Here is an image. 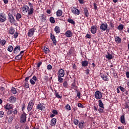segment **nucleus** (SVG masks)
I'll use <instances>...</instances> for the list:
<instances>
[{"label": "nucleus", "mask_w": 129, "mask_h": 129, "mask_svg": "<svg viewBox=\"0 0 129 129\" xmlns=\"http://www.w3.org/2000/svg\"><path fill=\"white\" fill-rule=\"evenodd\" d=\"M8 21L12 25H16V19H15V17L11 13L8 14Z\"/></svg>", "instance_id": "obj_1"}, {"label": "nucleus", "mask_w": 129, "mask_h": 129, "mask_svg": "<svg viewBox=\"0 0 129 129\" xmlns=\"http://www.w3.org/2000/svg\"><path fill=\"white\" fill-rule=\"evenodd\" d=\"M20 123H26L27 122V114L24 112L21 114L20 118Z\"/></svg>", "instance_id": "obj_2"}, {"label": "nucleus", "mask_w": 129, "mask_h": 129, "mask_svg": "<svg viewBox=\"0 0 129 129\" xmlns=\"http://www.w3.org/2000/svg\"><path fill=\"white\" fill-rule=\"evenodd\" d=\"M71 11L72 13L75 16H79V15H80V11L75 7L72 8Z\"/></svg>", "instance_id": "obj_3"}, {"label": "nucleus", "mask_w": 129, "mask_h": 129, "mask_svg": "<svg viewBox=\"0 0 129 129\" xmlns=\"http://www.w3.org/2000/svg\"><path fill=\"white\" fill-rule=\"evenodd\" d=\"M108 27V25L107 23H101L100 26V29L101 32H104L105 31H107V28Z\"/></svg>", "instance_id": "obj_4"}, {"label": "nucleus", "mask_w": 129, "mask_h": 129, "mask_svg": "<svg viewBox=\"0 0 129 129\" xmlns=\"http://www.w3.org/2000/svg\"><path fill=\"white\" fill-rule=\"evenodd\" d=\"M34 104H35V103L34 102V100H31L27 106V110L28 111H31L32 110V109L33 108V107L34 106Z\"/></svg>", "instance_id": "obj_5"}, {"label": "nucleus", "mask_w": 129, "mask_h": 129, "mask_svg": "<svg viewBox=\"0 0 129 129\" xmlns=\"http://www.w3.org/2000/svg\"><path fill=\"white\" fill-rule=\"evenodd\" d=\"M43 105V103H40L39 104H37L36 106V109L38 110H41V111H45L46 107H45V106Z\"/></svg>", "instance_id": "obj_6"}, {"label": "nucleus", "mask_w": 129, "mask_h": 129, "mask_svg": "<svg viewBox=\"0 0 129 129\" xmlns=\"http://www.w3.org/2000/svg\"><path fill=\"white\" fill-rule=\"evenodd\" d=\"M7 21V16L6 14L4 13H0V22L1 23H4Z\"/></svg>", "instance_id": "obj_7"}, {"label": "nucleus", "mask_w": 129, "mask_h": 129, "mask_svg": "<svg viewBox=\"0 0 129 129\" xmlns=\"http://www.w3.org/2000/svg\"><path fill=\"white\" fill-rule=\"evenodd\" d=\"M95 97L96 99H101L102 98V93L99 91H96L95 93Z\"/></svg>", "instance_id": "obj_8"}, {"label": "nucleus", "mask_w": 129, "mask_h": 129, "mask_svg": "<svg viewBox=\"0 0 129 129\" xmlns=\"http://www.w3.org/2000/svg\"><path fill=\"white\" fill-rule=\"evenodd\" d=\"M100 76L102 80H103L104 81H108V78L107 77V75L105 74V73L104 72L100 73Z\"/></svg>", "instance_id": "obj_9"}, {"label": "nucleus", "mask_w": 129, "mask_h": 129, "mask_svg": "<svg viewBox=\"0 0 129 129\" xmlns=\"http://www.w3.org/2000/svg\"><path fill=\"white\" fill-rule=\"evenodd\" d=\"M39 18L42 23H44V22H46V20H47V16L45 14H41L39 16Z\"/></svg>", "instance_id": "obj_10"}, {"label": "nucleus", "mask_w": 129, "mask_h": 129, "mask_svg": "<svg viewBox=\"0 0 129 129\" xmlns=\"http://www.w3.org/2000/svg\"><path fill=\"white\" fill-rule=\"evenodd\" d=\"M58 74L57 76H59L60 77H64V76H65V71L62 69H60L58 70Z\"/></svg>", "instance_id": "obj_11"}, {"label": "nucleus", "mask_w": 129, "mask_h": 129, "mask_svg": "<svg viewBox=\"0 0 129 129\" xmlns=\"http://www.w3.org/2000/svg\"><path fill=\"white\" fill-rule=\"evenodd\" d=\"M34 33H35V29L32 28L28 31L27 35L28 37H33V36H34Z\"/></svg>", "instance_id": "obj_12"}, {"label": "nucleus", "mask_w": 129, "mask_h": 129, "mask_svg": "<svg viewBox=\"0 0 129 129\" xmlns=\"http://www.w3.org/2000/svg\"><path fill=\"white\" fill-rule=\"evenodd\" d=\"M50 39L52 40L53 45H54V46H56V45H57L56 37H55V35L52 34V33L50 34Z\"/></svg>", "instance_id": "obj_13"}, {"label": "nucleus", "mask_w": 129, "mask_h": 129, "mask_svg": "<svg viewBox=\"0 0 129 129\" xmlns=\"http://www.w3.org/2000/svg\"><path fill=\"white\" fill-rule=\"evenodd\" d=\"M9 101H10V103H15L17 101V98L14 96H11L9 99Z\"/></svg>", "instance_id": "obj_14"}, {"label": "nucleus", "mask_w": 129, "mask_h": 129, "mask_svg": "<svg viewBox=\"0 0 129 129\" xmlns=\"http://www.w3.org/2000/svg\"><path fill=\"white\" fill-rule=\"evenodd\" d=\"M4 107L7 110H11V109L14 108V105L12 104H7L6 105H5Z\"/></svg>", "instance_id": "obj_15"}, {"label": "nucleus", "mask_w": 129, "mask_h": 129, "mask_svg": "<svg viewBox=\"0 0 129 129\" xmlns=\"http://www.w3.org/2000/svg\"><path fill=\"white\" fill-rule=\"evenodd\" d=\"M86 125H85V122L84 121H81V122H80L79 123V127L80 129H83L84 127H85Z\"/></svg>", "instance_id": "obj_16"}, {"label": "nucleus", "mask_w": 129, "mask_h": 129, "mask_svg": "<svg viewBox=\"0 0 129 129\" xmlns=\"http://www.w3.org/2000/svg\"><path fill=\"white\" fill-rule=\"evenodd\" d=\"M65 35L67 38H70V37H72V36H73V33L70 30H68L65 33Z\"/></svg>", "instance_id": "obj_17"}, {"label": "nucleus", "mask_w": 129, "mask_h": 129, "mask_svg": "<svg viewBox=\"0 0 129 129\" xmlns=\"http://www.w3.org/2000/svg\"><path fill=\"white\" fill-rule=\"evenodd\" d=\"M115 42L117 43V44H120L121 43V38L119 37V36H114Z\"/></svg>", "instance_id": "obj_18"}, {"label": "nucleus", "mask_w": 129, "mask_h": 129, "mask_svg": "<svg viewBox=\"0 0 129 129\" xmlns=\"http://www.w3.org/2000/svg\"><path fill=\"white\" fill-rule=\"evenodd\" d=\"M29 10L30 7H29L28 5H24L22 9V11L23 12H25L26 13H28V11H29Z\"/></svg>", "instance_id": "obj_19"}, {"label": "nucleus", "mask_w": 129, "mask_h": 129, "mask_svg": "<svg viewBox=\"0 0 129 129\" xmlns=\"http://www.w3.org/2000/svg\"><path fill=\"white\" fill-rule=\"evenodd\" d=\"M97 31V29L95 26H92L91 27V32L92 34H95L96 33V31Z\"/></svg>", "instance_id": "obj_20"}, {"label": "nucleus", "mask_w": 129, "mask_h": 129, "mask_svg": "<svg viewBox=\"0 0 129 129\" xmlns=\"http://www.w3.org/2000/svg\"><path fill=\"white\" fill-rule=\"evenodd\" d=\"M84 13L86 18H88L89 16V12H88V9L85 8L84 9Z\"/></svg>", "instance_id": "obj_21"}, {"label": "nucleus", "mask_w": 129, "mask_h": 129, "mask_svg": "<svg viewBox=\"0 0 129 129\" xmlns=\"http://www.w3.org/2000/svg\"><path fill=\"white\" fill-rule=\"evenodd\" d=\"M56 17H61L63 15V11L62 10H58L56 12Z\"/></svg>", "instance_id": "obj_22"}, {"label": "nucleus", "mask_w": 129, "mask_h": 129, "mask_svg": "<svg viewBox=\"0 0 129 129\" xmlns=\"http://www.w3.org/2000/svg\"><path fill=\"white\" fill-rule=\"evenodd\" d=\"M20 51H21V47L20 46H16L14 49V53L17 54L18 51L20 52Z\"/></svg>", "instance_id": "obj_23"}, {"label": "nucleus", "mask_w": 129, "mask_h": 129, "mask_svg": "<svg viewBox=\"0 0 129 129\" xmlns=\"http://www.w3.org/2000/svg\"><path fill=\"white\" fill-rule=\"evenodd\" d=\"M8 32L10 35H14L15 34V29L11 27L8 29Z\"/></svg>", "instance_id": "obj_24"}, {"label": "nucleus", "mask_w": 129, "mask_h": 129, "mask_svg": "<svg viewBox=\"0 0 129 129\" xmlns=\"http://www.w3.org/2000/svg\"><path fill=\"white\" fill-rule=\"evenodd\" d=\"M120 122L123 124H126L125 123V118H124V114L120 116Z\"/></svg>", "instance_id": "obj_25"}, {"label": "nucleus", "mask_w": 129, "mask_h": 129, "mask_svg": "<svg viewBox=\"0 0 129 129\" xmlns=\"http://www.w3.org/2000/svg\"><path fill=\"white\" fill-rule=\"evenodd\" d=\"M14 117H15V115L14 114H12V116L9 117V118L8 119V123H10V124H12L13 120H14Z\"/></svg>", "instance_id": "obj_26"}, {"label": "nucleus", "mask_w": 129, "mask_h": 129, "mask_svg": "<svg viewBox=\"0 0 129 129\" xmlns=\"http://www.w3.org/2000/svg\"><path fill=\"white\" fill-rule=\"evenodd\" d=\"M81 64L82 67H87L88 66V61L87 60L82 61Z\"/></svg>", "instance_id": "obj_27"}, {"label": "nucleus", "mask_w": 129, "mask_h": 129, "mask_svg": "<svg viewBox=\"0 0 129 129\" xmlns=\"http://www.w3.org/2000/svg\"><path fill=\"white\" fill-rule=\"evenodd\" d=\"M54 32L56 34H59L61 32V29L59 26H55L54 28Z\"/></svg>", "instance_id": "obj_28"}, {"label": "nucleus", "mask_w": 129, "mask_h": 129, "mask_svg": "<svg viewBox=\"0 0 129 129\" xmlns=\"http://www.w3.org/2000/svg\"><path fill=\"white\" fill-rule=\"evenodd\" d=\"M56 122H57V119L55 118H52L51 120V126L55 125L56 124Z\"/></svg>", "instance_id": "obj_29"}, {"label": "nucleus", "mask_w": 129, "mask_h": 129, "mask_svg": "<svg viewBox=\"0 0 129 129\" xmlns=\"http://www.w3.org/2000/svg\"><path fill=\"white\" fill-rule=\"evenodd\" d=\"M107 55H106L105 57L108 60H111V59H113V56H112V55L111 54L109 53V52H107Z\"/></svg>", "instance_id": "obj_30"}, {"label": "nucleus", "mask_w": 129, "mask_h": 129, "mask_svg": "<svg viewBox=\"0 0 129 129\" xmlns=\"http://www.w3.org/2000/svg\"><path fill=\"white\" fill-rule=\"evenodd\" d=\"M109 28L111 30L114 29V22L113 21H110L109 22Z\"/></svg>", "instance_id": "obj_31"}, {"label": "nucleus", "mask_w": 129, "mask_h": 129, "mask_svg": "<svg viewBox=\"0 0 129 129\" xmlns=\"http://www.w3.org/2000/svg\"><path fill=\"white\" fill-rule=\"evenodd\" d=\"M98 102H99L98 105L99 107H100L101 108L104 109V104H103V103H102V101L101 100H99Z\"/></svg>", "instance_id": "obj_32"}, {"label": "nucleus", "mask_w": 129, "mask_h": 129, "mask_svg": "<svg viewBox=\"0 0 129 129\" xmlns=\"http://www.w3.org/2000/svg\"><path fill=\"white\" fill-rule=\"evenodd\" d=\"M43 50L45 54H49L50 52V49L46 46H44Z\"/></svg>", "instance_id": "obj_33"}, {"label": "nucleus", "mask_w": 129, "mask_h": 129, "mask_svg": "<svg viewBox=\"0 0 129 129\" xmlns=\"http://www.w3.org/2000/svg\"><path fill=\"white\" fill-rule=\"evenodd\" d=\"M71 86H72V89H77V88H78V87L76 86V84L75 83V81H74V82L72 83Z\"/></svg>", "instance_id": "obj_34"}, {"label": "nucleus", "mask_w": 129, "mask_h": 129, "mask_svg": "<svg viewBox=\"0 0 129 129\" xmlns=\"http://www.w3.org/2000/svg\"><path fill=\"white\" fill-rule=\"evenodd\" d=\"M17 21L20 22V19L22 18V15L20 13H17L16 16Z\"/></svg>", "instance_id": "obj_35"}, {"label": "nucleus", "mask_w": 129, "mask_h": 129, "mask_svg": "<svg viewBox=\"0 0 129 129\" xmlns=\"http://www.w3.org/2000/svg\"><path fill=\"white\" fill-rule=\"evenodd\" d=\"M57 20H59V21H61L62 22H65V16H64V15H61L60 17L57 18Z\"/></svg>", "instance_id": "obj_36"}, {"label": "nucleus", "mask_w": 129, "mask_h": 129, "mask_svg": "<svg viewBox=\"0 0 129 129\" xmlns=\"http://www.w3.org/2000/svg\"><path fill=\"white\" fill-rule=\"evenodd\" d=\"M6 44H7V41H6V40L1 39L0 45H1V46H5Z\"/></svg>", "instance_id": "obj_37"}, {"label": "nucleus", "mask_w": 129, "mask_h": 129, "mask_svg": "<svg viewBox=\"0 0 129 129\" xmlns=\"http://www.w3.org/2000/svg\"><path fill=\"white\" fill-rule=\"evenodd\" d=\"M63 77L57 76V80L59 83H62L64 81V79L62 78Z\"/></svg>", "instance_id": "obj_38"}, {"label": "nucleus", "mask_w": 129, "mask_h": 129, "mask_svg": "<svg viewBox=\"0 0 129 129\" xmlns=\"http://www.w3.org/2000/svg\"><path fill=\"white\" fill-rule=\"evenodd\" d=\"M11 92L13 94H17V89L15 87H12L11 88Z\"/></svg>", "instance_id": "obj_39"}, {"label": "nucleus", "mask_w": 129, "mask_h": 129, "mask_svg": "<svg viewBox=\"0 0 129 129\" xmlns=\"http://www.w3.org/2000/svg\"><path fill=\"white\" fill-rule=\"evenodd\" d=\"M62 85L64 88H68V82H67V81H64Z\"/></svg>", "instance_id": "obj_40"}, {"label": "nucleus", "mask_w": 129, "mask_h": 129, "mask_svg": "<svg viewBox=\"0 0 129 129\" xmlns=\"http://www.w3.org/2000/svg\"><path fill=\"white\" fill-rule=\"evenodd\" d=\"M23 57V55L22 54H18V55L15 56V60H21L22 59V57Z\"/></svg>", "instance_id": "obj_41"}, {"label": "nucleus", "mask_w": 129, "mask_h": 129, "mask_svg": "<svg viewBox=\"0 0 129 129\" xmlns=\"http://www.w3.org/2000/svg\"><path fill=\"white\" fill-rule=\"evenodd\" d=\"M123 27H124L123 25L120 24L117 27V29L119 31H122V30H123Z\"/></svg>", "instance_id": "obj_42"}, {"label": "nucleus", "mask_w": 129, "mask_h": 129, "mask_svg": "<svg viewBox=\"0 0 129 129\" xmlns=\"http://www.w3.org/2000/svg\"><path fill=\"white\" fill-rule=\"evenodd\" d=\"M54 91L55 92V97H57V98H60V99L62 98V96L59 95V94L57 93L56 90H54Z\"/></svg>", "instance_id": "obj_43"}, {"label": "nucleus", "mask_w": 129, "mask_h": 129, "mask_svg": "<svg viewBox=\"0 0 129 129\" xmlns=\"http://www.w3.org/2000/svg\"><path fill=\"white\" fill-rule=\"evenodd\" d=\"M34 14V9H30L28 11V16H31V15H33Z\"/></svg>", "instance_id": "obj_44"}, {"label": "nucleus", "mask_w": 129, "mask_h": 129, "mask_svg": "<svg viewBox=\"0 0 129 129\" xmlns=\"http://www.w3.org/2000/svg\"><path fill=\"white\" fill-rule=\"evenodd\" d=\"M49 21L51 24H55V18L53 17H51L49 18Z\"/></svg>", "instance_id": "obj_45"}, {"label": "nucleus", "mask_w": 129, "mask_h": 129, "mask_svg": "<svg viewBox=\"0 0 129 129\" xmlns=\"http://www.w3.org/2000/svg\"><path fill=\"white\" fill-rule=\"evenodd\" d=\"M68 22H69L70 24H72V25H75V21H74L73 19H69L68 20Z\"/></svg>", "instance_id": "obj_46"}, {"label": "nucleus", "mask_w": 129, "mask_h": 129, "mask_svg": "<svg viewBox=\"0 0 129 129\" xmlns=\"http://www.w3.org/2000/svg\"><path fill=\"white\" fill-rule=\"evenodd\" d=\"M13 50H14V47H13V46L9 45L8 48V51H9V52H13Z\"/></svg>", "instance_id": "obj_47"}, {"label": "nucleus", "mask_w": 129, "mask_h": 129, "mask_svg": "<svg viewBox=\"0 0 129 129\" xmlns=\"http://www.w3.org/2000/svg\"><path fill=\"white\" fill-rule=\"evenodd\" d=\"M13 115H15L16 116V114L18 113V110L17 109H13V112H12Z\"/></svg>", "instance_id": "obj_48"}, {"label": "nucleus", "mask_w": 129, "mask_h": 129, "mask_svg": "<svg viewBox=\"0 0 129 129\" xmlns=\"http://www.w3.org/2000/svg\"><path fill=\"white\" fill-rule=\"evenodd\" d=\"M5 116V112L0 111V118H3Z\"/></svg>", "instance_id": "obj_49"}, {"label": "nucleus", "mask_w": 129, "mask_h": 129, "mask_svg": "<svg viewBox=\"0 0 129 129\" xmlns=\"http://www.w3.org/2000/svg\"><path fill=\"white\" fill-rule=\"evenodd\" d=\"M103 109H104L100 107L99 109H98V111L99 113H103V112H104V111L103 110Z\"/></svg>", "instance_id": "obj_50"}, {"label": "nucleus", "mask_w": 129, "mask_h": 129, "mask_svg": "<svg viewBox=\"0 0 129 129\" xmlns=\"http://www.w3.org/2000/svg\"><path fill=\"white\" fill-rule=\"evenodd\" d=\"M65 108L66 109H67V110H71V106H70V105L69 104H67L65 106Z\"/></svg>", "instance_id": "obj_51"}, {"label": "nucleus", "mask_w": 129, "mask_h": 129, "mask_svg": "<svg viewBox=\"0 0 129 129\" xmlns=\"http://www.w3.org/2000/svg\"><path fill=\"white\" fill-rule=\"evenodd\" d=\"M28 5H29V7H30V9H31V10H34V7L33 6V4H32L30 2H29L28 3Z\"/></svg>", "instance_id": "obj_52"}, {"label": "nucleus", "mask_w": 129, "mask_h": 129, "mask_svg": "<svg viewBox=\"0 0 129 129\" xmlns=\"http://www.w3.org/2000/svg\"><path fill=\"white\" fill-rule=\"evenodd\" d=\"M30 82L32 85H35V84H36V82L34 81V80H32V79L30 80Z\"/></svg>", "instance_id": "obj_53"}, {"label": "nucleus", "mask_w": 129, "mask_h": 129, "mask_svg": "<svg viewBox=\"0 0 129 129\" xmlns=\"http://www.w3.org/2000/svg\"><path fill=\"white\" fill-rule=\"evenodd\" d=\"M119 89H120L122 92H124V91H125V89L121 86L119 87Z\"/></svg>", "instance_id": "obj_54"}, {"label": "nucleus", "mask_w": 129, "mask_h": 129, "mask_svg": "<svg viewBox=\"0 0 129 129\" xmlns=\"http://www.w3.org/2000/svg\"><path fill=\"white\" fill-rule=\"evenodd\" d=\"M74 123L76 125H77V124H78L79 123V120L75 119L74 120Z\"/></svg>", "instance_id": "obj_55"}, {"label": "nucleus", "mask_w": 129, "mask_h": 129, "mask_svg": "<svg viewBox=\"0 0 129 129\" xmlns=\"http://www.w3.org/2000/svg\"><path fill=\"white\" fill-rule=\"evenodd\" d=\"M78 107H81V108H84V106L81 103H78Z\"/></svg>", "instance_id": "obj_56"}, {"label": "nucleus", "mask_w": 129, "mask_h": 129, "mask_svg": "<svg viewBox=\"0 0 129 129\" xmlns=\"http://www.w3.org/2000/svg\"><path fill=\"white\" fill-rule=\"evenodd\" d=\"M19 36V33L16 32L14 35V39H17L18 37Z\"/></svg>", "instance_id": "obj_57"}, {"label": "nucleus", "mask_w": 129, "mask_h": 129, "mask_svg": "<svg viewBox=\"0 0 129 129\" xmlns=\"http://www.w3.org/2000/svg\"><path fill=\"white\" fill-rule=\"evenodd\" d=\"M52 113L55 115H57V114H58V111H57V110H53L52 111Z\"/></svg>", "instance_id": "obj_58"}, {"label": "nucleus", "mask_w": 129, "mask_h": 129, "mask_svg": "<svg viewBox=\"0 0 129 129\" xmlns=\"http://www.w3.org/2000/svg\"><path fill=\"white\" fill-rule=\"evenodd\" d=\"M47 70H52V66L51 64H48L47 66Z\"/></svg>", "instance_id": "obj_59"}, {"label": "nucleus", "mask_w": 129, "mask_h": 129, "mask_svg": "<svg viewBox=\"0 0 129 129\" xmlns=\"http://www.w3.org/2000/svg\"><path fill=\"white\" fill-rule=\"evenodd\" d=\"M77 97H78V98L80 99L81 93H80V92H78V91L77 90Z\"/></svg>", "instance_id": "obj_60"}, {"label": "nucleus", "mask_w": 129, "mask_h": 129, "mask_svg": "<svg viewBox=\"0 0 129 129\" xmlns=\"http://www.w3.org/2000/svg\"><path fill=\"white\" fill-rule=\"evenodd\" d=\"M85 72L86 75H88V74H89V72H90V70H89L88 69H87L86 70H85Z\"/></svg>", "instance_id": "obj_61"}, {"label": "nucleus", "mask_w": 129, "mask_h": 129, "mask_svg": "<svg viewBox=\"0 0 129 129\" xmlns=\"http://www.w3.org/2000/svg\"><path fill=\"white\" fill-rule=\"evenodd\" d=\"M85 38H87V39H91V35H90L89 34H87V35L85 36Z\"/></svg>", "instance_id": "obj_62"}, {"label": "nucleus", "mask_w": 129, "mask_h": 129, "mask_svg": "<svg viewBox=\"0 0 129 129\" xmlns=\"http://www.w3.org/2000/svg\"><path fill=\"white\" fill-rule=\"evenodd\" d=\"M13 113V109L12 110H9L7 112V114H12Z\"/></svg>", "instance_id": "obj_63"}, {"label": "nucleus", "mask_w": 129, "mask_h": 129, "mask_svg": "<svg viewBox=\"0 0 129 129\" xmlns=\"http://www.w3.org/2000/svg\"><path fill=\"white\" fill-rule=\"evenodd\" d=\"M93 6H94V10H97V5H96V3H94Z\"/></svg>", "instance_id": "obj_64"}]
</instances>
